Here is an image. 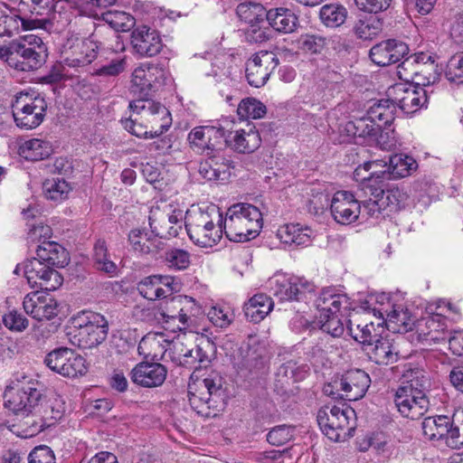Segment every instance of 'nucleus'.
Segmentation results:
<instances>
[{"label":"nucleus","mask_w":463,"mask_h":463,"mask_svg":"<svg viewBox=\"0 0 463 463\" xmlns=\"http://www.w3.org/2000/svg\"><path fill=\"white\" fill-rule=\"evenodd\" d=\"M169 345L163 333H148L140 340L137 352L146 358L161 360Z\"/></svg>","instance_id":"nucleus-36"},{"label":"nucleus","mask_w":463,"mask_h":463,"mask_svg":"<svg viewBox=\"0 0 463 463\" xmlns=\"http://www.w3.org/2000/svg\"><path fill=\"white\" fill-rule=\"evenodd\" d=\"M369 358L378 364H392L398 360V351L392 340L379 337L365 348Z\"/></svg>","instance_id":"nucleus-39"},{"label":"nucleus","mask_w":463,"mask_h":463,"mask_svg":"<svg viewBox=\"0 0 463 463\" xmlns=\"http://www.w3.org/2000/svg\"><path fill=\"white\" fill-rule=\"evenodd\" d=\"M382 29L383 22L375 16L359 19L354 26L355 35L362 40L374 38L381 33Z\"/></svg>","instance_id":"nucleus-57"},{"label":"nucleus","mask_w":463,"mask_h":463,"mask_svg":"<svg viewBox=\"0 0 463 463\" xmlns=\"http://www.w3.org/2000/svg\"><path fill=\"white\" fill-rule=\"evenodd\" d=\"M341 317H343V313L329 315L325 318L317 317L321 330L333 337L341 336L345 332Z\"/></svg>","instance_id":"nucleus-63"},{"label":"nucleus","mask_w":463,"mask_h":463,"mask_svg":"<svg viewBox=\"0 0 463 463\" xmlns=\"http://www.w3.org/2000/svg\"><path fill=\"white\" fill-rule=\"evenodd\" d=\"M425 326L426 331L421 329L420 335L430 344L447 342L451 334L446 330L445 319L439 315L428 317L425 321Z\"/></svg>","instance_id":"nucleus-48"},{"label":"nucleus","mask_w":463,"mask_h":463,"mask_svg":"<svg viewBox=\"0 0 463 463\" xmlns=\"http://www.w3.org/2000/svg\"><path fill=\"white\" fill-rule=\"evenodd\" d=\"M366 308H372L374 316L383 318V316L392 309V305H396L391 299L389 294L382 292L369 297L365 302Z\"/></svg>","instance_id":"nucleus-59"},{"label":"nucleus","mask_w":463,"mask_h":463,"mask_svg":"<svg viewBox=\"0 0 463 463\" xmlns=\"http://www.w3.org/2000/svg\"><path fill=\"white\" fill-rule=\"evenodd\" d=\"M64 412L65 404L61 397L53 395L44 401L41 399L33 418L24 422L29 427V435H35L55 425L63 417Z\"/></svg>","instance_id":"nucleus-16"},{"label":"nucleus","mask_w":463,"mask_h":463,"mask_svg":"<svg viewBox=\"0 0 463 463\" xmlns=\"http://www.w3.org/2000/svg\"><path fill=\"white\" fill-rule=\"evenodd\" d=\"M345 129L354 137L368 138L371 143L375 135L379 134V124L373 122L368 116L366 118L348 122Z\"/></svg>","instance_id":"nucleus-53"},{"label":"nucleus","mask_w":463,"mask_h":463,"mask_svg":"<svg viewBox=\"0 0 463 463\" xmlns=\"http://www.w3.org/2000/svg\"><path fill=\"white\" fill-rule=\"evenodd\" d=\"M315 306L319 313L317 317L325 318L329 315L342 314L350 308L349 298L345 294L337 293L335 288H324L317 298Z\"/></svg>","instance_id":"nucleus-31"},{"label":"nucleus","mask_w":463,"mask_h":463,"mask_svg":"<svg viewBox=\"0 0 463 463\" xmlns=\"http://www.w3.org/2000/svg\"><path fill=\"white\" fill-rule=\"evenodd\" d=\"M355 411L345 402L338 405H326L317 415L322 432L335 442L345 441L354 435Z\"/></svg>","instance_id":"nucleus-5"},{"label":"nucleus","mask_w":463,"mask_h":463,"mask_svg":"<svg viewBox=\"0 0 463 463\" xmlns=\"http://www.w3.org/2000/svg\"><path fill=\"white\" fill-rule=\"evenodd\" d=\"M263 224L262 213L256 206L239 203L230 206L222 217L226 237L235 242H244L259 235Z\"/></svg>","instance_id":"nucleus-3"},{"label":"nucleus","mask_w":463,"mask_h":463,"mask_svg":"<svg viewBox=\"0 0 463 463\" xmlns=\"http://www.w3.org/2000/svg\"><path fill=\"white\" fill-rule=\"evenodd\" d=\"M408 52L409 47L406 43L390 39L373 45L369 56L378 66H388L404 58Z\"/></svg>","instance_id":"nucleus-28"},{"label":"nucleus","mask_w":463,"mask_h":463,"mask_svg":"<svg viewBox=\"0 0 463 463\" xmlns=\"http://www.w3.org/2000/svg\"><path fill=\"white\" fill-rule=\"evenodd\" d=\"M167 370L159 363L141 362L130 372V379L137 385L152 388L163 384Z\"/></svg>","instance_id":"nucleus-29"},{"label":"nucleus","mask_w":463,"mask_h":463,"mask_svg":"<svg viewBox=\"0 0 463 463\" xmlns=\"http://www.w3.org/2000/svg\"><path fill=\"white\" fill-rule=\"evenodd\" d=\"M381 319L382 322L378 323V326L384 323L389 331L399 334L412 330L415 323L409 310L398 304L392 305V309Z\"/></svg>","instance_id":"nucleus-34"},{"label":"nucleus","mask_w":463,"mask_h":463,"mask_svg":"<svg viewBox=\"0 0 463 463\" xmlns=\"http://www.w3.org/2000/svg\"><path fill=\"white\" fill-rule=\"evenodd\" d=\"M392 101L388 98L387 99H382L378 103H374L368 110L369 118L375 123L383 126H391L394 120V108L395 106H390Z\"/></svg>","instance_id":"nucleus-54"},{"label":"nucleus","mask_w":463,"mask_h":463,"mask_svg":"<svg viewBox=\"0 0 463 463\" xmlns=\"http://www.w3.org/2000/svg\"><path fill=\"white\" fill-rule=\"evenodd\" d=\"M185 229L194 244L213 247L222 238V213L216 205L192 209L185 216Z\"/></svg>","instance_id":"nucleus-2"},{"label":"nucleus","mask_w":463,"mask_h":463,"mask_svg":"<svg viewBox=\"0 0 463 463\" xmlns=\"http://www.w3.org/2000/svg\"><path fill=\"white\" fill-rule=\"evenodd\" d=\"M387 162L383 159L366 161L355 168L354 178L359 182L360 191L364 195L373 197L380 196L389 185L391 180L389 174L383 168H386Z\"/></svg>","instance_id":"nucleus-9"},{"label":"nucleus","mask_w":463,"mask_h":463,"mask_svg":"<svg viewBox=\"0 0 463 463\" xmlns=\"http://www.w3.org/2000/svg\"><path fill=\"white\" fill-rule=\"evenodd\" d=\"M417 82L413 85L410 82H398L387 90V97L392 105L397 106L405 114H412L418 111L427 102L426 90Z\"/></svg>","instance_id":"nucleus-15"},{"label":"nucleus","mask_w":463,"mask_h":463,"mask_svg":"<svg viewBox=\"0 0 463 463\" xmlns=\"http://www.w3.org/2000/svg\"><path fill=\"white\" fill-rule=\"evenodd\" d=\"M85 359L68 347L56 348L48 353L44 364L54 373L65 377H76L86 373Z\"/></svg>","instance_id":"nucleus-17"},{"label":"nucleus","mask_w":463,"mask_h":463,"mask_svg":"<svg viewBox=\"0 0 463 463\" xmlns=\"http://www.w3.org/2000/svg\"><path fill=\"white\" fill-rule=\"evenodd\" d=\"M370 383V377L364 371L351 370L326 385L324 392L333 397L340 396L349 401H356L364 397Z\"/></svg>","instance_id":"nucleus-12"},{"label":"nucleus","mask_w":463,"mask_h":463,"mask_svg":"<svg viewBox=\"0 0 463 463\" xmlns=\"http://www.w3.org/2000/svg\"><path fill=\"white\" fill-rule=\"evenodd\" d=\"M15 124L20 128H37L45 117L47 103L39 94L20 92L12 104Z\"/></svg>","instance_id":"nucleus-8"},{"label":"nucleus","mask_w":463,"mask_h":463,"mask_svg":"<svg viewBox=\"0 0 463 463\" xmlns=\"http://www.w3.org/2000/svg\"><path fill=\"white\" fill-rule=\"evenodd\" d=\"M0 17L5 18L4 29L0 31V37L12 36L14 33H19L20 28L24 31H29L41 25L39 20L23 18L16 10L10 9L6 5H4V14H0Z\"/></svg>","instance_id":"nucleus-37"},{"label":"nucleus","mask_w":463,"mask_h":463,"mask_svg":"<svg viewBox=\"0 0 463 463\" xmlns=\"http://www.w3.org/2000/svg\"><path fill=\"white\" fill-rule=\"evenodd\" d=\"M266 20L277 32L289 33L294 32L298 24V17L288 8H271L267 11Z\"/></svg>","instance_id":"nucleus-43"},{"label":"nucleus","mask_w":463,"mask_h":463,"mask_svg":"<svg viewBox=\"0 0 463 463\" xmlns=\"http://www.w3.org/2000/svg\"><path fill=\"white\" fill-rule=\"evenodd\" d=\"M159 237L149 235L145 229H133L128 233L131 249L138 254L155 253L161 249Z\"/></svg>","instance_id":"nucleus-41"},{"label":"nucleus","mask_w":463,"mask_h":463,"mask_svg":"<svg viewBox=\"0 0 463 463\" xmlns=\"http://www.w3.org/2000/svg\"><path fill=\"white\" fill-rule=\"evenodd\" d=\"M334 220L341 224H350L358 220L361 214L360 201L348 191H337L330 203Z\"/></svg>","instance_id":"nucleus-24"},{"label":"nucleus","mask_w":463,"mask_h":463,"mask_svg":"<svg viewBox=\"0 0 463 463\" xmlns=\"http://www.w3.org/2000/svg\"><path fill=\"white\" fill-rule=\"evenodd\" d=\"M349 335L358 343L364 346V349L369 347L370 345L379 338L378 333L373 322L362 324H354L353 320H349L347 326Z\"/></svg>","instance_id":"nucleus-52"},{"label":"nucleus","mask_w":463,"mask_h":463,"mask_svg":"<svg viewBox=\"0 0 463 463\" xmlns=\"http://www.w3.org/2000/svg\"><path fill=\"white\" fill-rule=\"evenodd\" d=\"M385 172L391 179L403 178L410 175L417 168V162L409 156L396 154L389 157Z\"/></svg>","instance_id":"nucleus-45"},{"label":"nucleus","mask_w":463,"mask_h":463,"mask_svg":"<svg viewBox=\"0 0 463 463\" xmlns=\"http://www.w3.org/2000/svg\"><path fill=\"white\" fill-rule=\"evenodd\" d=\"M58 302L45 292L27 294L23 301L25 313L36 320H50L58 315Z\"/></svg>","instance_id":"nucleus-25"},{"label":"nucleus","mask_w":463,"mask_h":463,"mask_svg":"<svg viewBox=\"0 0 463 463\" xmlns=\"http://www.w3.org/2000/svg\"><path fill=\"white\" fill-rule=\"evenodd\" d=\"M165 262L169 269L184 270L191 263L190 254L184 250L172 249L165 252Z\"/></svg>","instance_id":"nucleus-61"},{"label":"nucleus","mask_w":463,"mask_h":463,"mask_svg":"<svg viewBox=\"0 0 463 463\" xmlns=\"http://www.w3.org/2000/svg\"><path fill=\"white\" fill-rule=\"evenodd\" d=\"M131 45L140 57H153L160 52L163 43L156 30L143 25L132 31Z\"/></svg>","instance_id":"nucleus-26"},{"label":"nucleus","mask_w":463,"mask_h":463,"mask_svg":"<svg viewBox=\"0 0 463 463\" xmlns=\"http://www.w3.org/2000/svg\"><path fill=\"white\" fill-rule=\"evenodd\" d=\"M406 392H396L395 405L403 417L418 420L428 411L430 401L428 397H422L415 393H406Z\"/></svg>","instance_id":"nucleus-32"},{"label":"nucleus","mask_w":463,"mask_h":463,"mask_svg":"<svg viewBox=\"0 0 463 463\" xmlns=\"http://www.w3.org/2000/svg\"><path fill=\"white\" fill-rule=\"evenodd\" d=\"M13 67L21 71L40 68L46 58V47L41 37L27 34L16 40Z\"/></svg>","instance_id":"nucleus-10"},{"label":"nucleus","mask_w":463,"mask_h":463,"mask_svg":"<svg viewBox=\"0 0 463 463\" xmlns=\"http://www.w3.org/2000/svg\"><path fill=\"white\" fill-rule=\"evenodd\" d=\"M226 124L230 125L228 122ZM227 127L223 146H229L239 153H251L260 146L261 139L260 134L254 128H250L249 130H231Z\"/></svg>","instance_id":"nucleus-30"},{"label":"nucleus","mask_w":463,"mask_h":463,"mask_svg":"<svg viewBox=\"0 0 463 463\" xmlns=\"http://www.w3.org/2000/svg\"><path fill=\"white\" fill-rule=\"evenodd\" d=\"M199 165V174L208 181H227L231 176V163L220 151L206 155Z\"/></svg>","instance_id":"nucleus-33"},{"label":"nucleus","mask_w":463,"mask_h":463,"mask_svg":"<svg viewBox=\"0 0 463 463\" xmlns=\"http://www.w3.org/2000/svg\"><path fill=\"white\" fill-rule=\"evenodd\" d=\"M226 126L217 123L212 126H199L191 130L188 140L194 150L211 155L223 147Z\"/></svg>","instance_id":"nucleus-19"},{"label":"nucleus","mask_w":463,"mask_h":463,"mask_svg":"<svg viewBox=\"0 0 463 463\" xmlns=\"http://www.w3.org/2000/svg\"><path fill=\"white\" fill-rule=\"evenodd\" d=\"M446 77L450 81L463 83V52L453 55L447 65Z\"/></svg>","instance_id":"nucleus-64"},{"label":"nucleus","mask_w":463,"mask_h":463,"mask_svg":"<svg viewBox=\"0 0 463 463\" xmlns=\"http://www.w3.org/2000/svg\"><path fill=\"white\" fill-rule=\"evenodd\" d=\"M70 184L61 178L46 179L43 184L44 196L52 201H62L66 199L71 192Z\"/></svg>","instance_id":"nucleus-55"},{"label":"nucleus","mask_w":463,"mask_h":463,"mask_svg":"<svg viewBox=\"0 0 463 463\" xmlns=\"http://www.w3.org/2000/svg\"><path fill=\"white\" fill-rule=\"evenodd\" d=\"M269 285L273 294L281 300H303L315 288L305 278L285 274L275 275L270 279Z\"/></svg>","instance_id":"nucleus-18"},{"label":"nucleus","mask_w":463,"mask_h":463,"mask_svg":"<svg viewBox=\"0 0 463 463\" xmlns=\"http://www.w3.org/2000/svg\"><path fill=\"white\" fill-rule=\"evenodd\" d=\"M148 220L151 231L156 236L176 237L182 230L183 212L174 210L170 213V209L161 210L159 206H154L151 208Z\"/></svg>","instance_id":"nucleus-22"},{"label":"nucleus","mask_w":463,"mask_h":463,"mask_svg":"<svg viewBox=\"0 0 463 463\" xmlns=\"http://www.w3.org/2000/svg\"><path fill=\"white\" fill-rule=\"evenodd\" d=\"M405 377L407 379L406 384L401 386L397 391H407L406 393H415L427 397V392L430 387V380L427 372L415 368L408 372Z\"/></svg>","instance_id":"nucleus-47"},{"label":"nucleus","mask_w":463,"mask_h":463,"mask_svg":"<svg viewBox=\"0 0 463 463\" xmlns=\"http://www.w3.org/2000/svg\"><path fill=\"white\" fill-rule=\"evenodd\" d=\"M157 313L166 329L173 332L184 331L191 325V317L195 315V301L187 296H174L162 299Z\"/></svg>","instance_id":"nucleus-7"},{"label":"nucleus","mask_w":463,"mask_h":463,"mask_svg":"<svg viewBox=\"0 0 463 463\" xmlns=\"http://www.w3.org/2000/svg\"><path fill=\"white\" fill-rule=\"evenodd\" d=\"M42 399V392L33 383L11 388L5 392V406L16 415L31 420Z\"/></svg>","instance_id":"nucleus-13"},{"label":"nucleus","mask_w":463,"mask_h":463,"mask_svg":"<svg viewBox=\"0 0 463 463\" xmlns=\"http://www.w3.org/2000/svg\"><path fill=\"white\" fill-rule=\"evenodd\" d=\"M130 110L132 112L130 117L122 119L121 123L127 131L137 137L151 138L158 137L166 131L171 124L170 121L167 127L162 128V124L165 123L164 118H157L156 121H153L151 116L146 118H142L141 114L137 115L133 109Z\"/></svg>","instance_id":"nucleus-27"},{"label":"nucleus","mask_w":463,"mask_h":463,"mask_svg":"<svg viewBox=\"0 0 463 463\" xmlns=\"http://www.w3.org/2000/svg\"><path fill=\"white\" fill-rule=\"evenodd\" d=\"M434 69V60L430 55L420 52L406 57L397 67V74L403 82L418 80L421 85H430L437 80L430 71Z\"/></svg>","instance_id":"nucleus-14"},{"label":"nucleus","mask_w":463,"mask_h":463,"mask_svg":"<svg viewBox=\"0 0 463 463\" xmlns=\"http://www.w3.org/2000/svg\"><path fill=\"white\" fill-rule=\"evenodd\" d=\"M95 34L88 39L71 36L61 49V59L70 68L77 71L90 64L97 57L99 45Z\"/></svg>","instance_id":"nucleus-11"},{"label":"nucleus","mask_w":463,"mask_h":463,"mask_svg":"<svg viewBox=\"0 0 463 463\" xmlns=\"http://www.w3.org/2000/svg\"><path fill=\"white\" fill-rule=\"evenodd\" d=\"M23 274L32 288L54 290L62 282L60 273L38 258L29 260L24 264Z\"/></svg>","instance_id":"nucleus-20"},{"label":"nucleus","mask_w":463,"mask_h":463,"mask_svg":"<svg viewBox=\"0 0 463 463\" xmlns=\"http://www.w3.org/2000/svg\"><path fill=\"white\" fill-rule=\"evenodd\" d=\"M346 8L339 4H327L323 5L319 11L321 23L328 28L341 26L347 18Z\"/></svg>","instance_id":"nucleus-50"},{"label":"nucleus","mask_w":463,"mask_h":463,"mask_svg":"<svg viewBox=\"0 0 463 463\" xmlns=\"http://www.w3.org/2000/svg\"><path fill=\"white\" fill-rule=\"evenodd\" d=\"M266 363V348L264 345L257 344L247 348L238 366L241 371L259 373L265 367Z\"/></svg>","instance_id":"nucleus-44"},{"label":"nucleus","mask_w":463,"mask_h":463,"mask_svg":"<svg viewBox=\"0 0 463 463\" xmlns=\"http://www.w3.org/2000/svg\"><path fill=\"white\" fill-rule=\"evenodd\" d=\"M463 446V409H458L451 415L449 447L458 449Z\"/></svg>","instance_id":"nucleus-62"},{"label":"nucleus","mask_w":463,"mask_h":463,"mask_svg":"<svg viewBox=\"0 0 463 463\" xmlns=\"http://www.w3.org/2000/svg\"><path fill=\"white\" fill-rule=\"evenodd\" d=\"M312 232L307 226L299 223H287L277 231V237L285 244L307 246L311 242Z\"/></svg>","instance_id":"nucleus-40"},{"label":"nucleus","mask_w":463,"mask_h":463,"mask_svg":"<svg viewBox=\"0 0 463 463\" xmlns=\"http://www.w3.org/2000/svg\"><path fill=\"white\" fill-rule=\"evenodd\" d=\"M108 332L109 323L104 316L86 312L73 319L67 336L72 345L90 349L100 345L107 338Z\"/></svg>","instance_id":"nucleus-6"},{"label":"nucleus","mask_w":463,"mask_h":463,"mask_svg":"<svg viewBox=\"0 0 463 463\" xmlns=\"http://www.w3.org/2000/svg\"><path fill=\"white\" fill-rule=\"evenodd\" d=\"M295 427L291 425H278L272 428L266 436L267 441L272 446H282L294 437Z\"/></svg>","instance_id":"nucleus-60"},{"label":"nucleus","mask_w":463,"mask_h":463,"mask_svg":"<svg viewBox=\"0 0 463 463\" xmlns=\"http://www.w3.org/2000/svg\"><path fill=\"white\" fill-rule=\"evenodd\" d=\"M408 194L398 186H387L380 194V205L385 208L386 214L402 208L408 200Z\"/></svg>","instance_id":"nucleus-51"},{"label":"nucleus","mask_w":463,"mask_h":463,"mask_svg":"<svg viewBox=\"0 0 463 463\" xmlns=\"http://www.w3.org/2000/svg\"><path fill=\"white\" fill-rule=\"evenodd\" d=\"M166 71L157 65L150 62L141 63L132 72L130 91L138 99L129 103V109L141 114L142 118L152 117L153 121L157 118H164L165 123L162 128L168 126L170 122V113L161 103L156 102L149 97L162 87L166 80Z\"/></svg>","instance_id":"nucleus-1"},{"label":"nucleus","mask_w":463,"mask_h":463,"mask_svg":"<svg viewBox=\"0 0 463 463\" xmlns=\"http://www.w3.org/2000/svg\"><path fill=\"white\" fill-rule=\"evenodd\" d=\"M36 255L50 267L62 268L69 262L67 250L55 241H43L37 247Z\"/></svg>","instance_id":"nucleus-38"},{"label":"nucleus","mask_w":463,"mask_h":463,"mask_svg":"<svg viewBox=\"0 0 463 463\" xmlns=\"http://www.w3.org/2000/svg\"><path fill=\"white\" fill-rule=\"evenodd\" d=\"M236 14L241 21L256 27L266 18L267 10L260 4L244 2L237 5Z\"/></svg>","instance_id":"nucleus-49"},{"label":"nucleus","mask_w":463,"mask_h":463,"mask_svg":"<svg viewBox=\"0 0 463 463\" xmlns=\"http://www.w3.org/2000/svg\"><path fill=\"white\" fill-rule=\"evenodd\" d=\"M101 16L102 20L108 24L110 28L118 32L129 31L135 25L134 17L123 11H108L102 13Z\"/></svg>","instance_id":"nucleus-56"},{"label":"nucleus","mask_w":463,"mask_h":463,"mask_svg":"<svg viewBox=\"0 0 463 463\" xmlns=\"http://www.w3.org/2000/svg\"><path fill=\"white\" fill-rule=\"evenodd\" d=\"M279 64V59L271 52H260L246 63V78L250 86L260 88L268 80Z\"/></svg>","instance_id":"nucleus-23"},{"label":"nucleus","mask_w":463,"mask_h":463,"mask_svg":"<svg viewBox=\"0 0 463 463\" xmlns=\"http://www.w3.org/2000/svg\"><path fill=\"white\" fill-rule=\"evenodd\" d=\"M451 416L437 415L427 417L422 422L424 436L430 440H444L449 447Z\"/></svg>","instance_id":"nucleus-35"},{"label":"nucleus","mask_w":463,"mask_h":463,"mask_svg":"<svg viewBox=\"0 0 463 463\" xmlns=\"http://www.w3.org/2000/svg\"><path fill=\"white\" fill-rule=\"evenodd\" d=\"M52 153V144L47 140L40 138L26 140L19 147V154L30 161L43 160L49 157Z\"/></svg>","instance_id":"nucleus-46"},{"label":"nucleus","mask_w":463,"mask_h":463,"mask_svg":"<svg viewBox=\"0 0 463 463\" xmlns=\"http://www.w3.org/2000/svg\"><path fill=\"white\" fill-rule=\"evenodd\" d=\"M266 106L254 98L242 99L237 109V113L241 119L261 118L266 114Z\"/></svg>","instance_id":"nucleus-58"},{"label":"nucleus","mask_w":463,"mask_h":463,"mask_svg":"<svg viewBox=\"0 0 463 463\" xmlns=\"http://www.w3.org/2000/svg\"><path fill=\"white\" fill-rule=\"evenodd\" d=\"M274 302L272 298L266 294H256L244 304V313L246 317L253 322L262 321L273 309Z\"/></svg>","instance_id":"nucleus-42"},{"label":"nucleus","mask_w":463,"mask_h":463,"mask_svg":"<svg viewBox=\"0 0 463 463\" xmlns=\"http://www.w3.org/2000/svg\"><path fill=\"white\" fill-rule=\"evenodd\" d=\"M225 389L222 378L212 374L188 385V400L191 407L200 415L209 417L211 410L219 411L225 405Z\"/></svg>","instance_id":"nucleus-4"},{"label":"nucleus","mask_w":463,"mask_h":463,"mask_svg":"<svg viewBox=\"0 0 463 463\" xmlns=\"http://www.w3.org/2000/svg\"><path fill=\"white\" fill-rule=\"evenodd\" d=\"M181 282L173 276L151 275L137 284L139 294L148 300L164 299L180 291Z\"/></svg>","instance_id":"nucleus-21"}]
</instances>
